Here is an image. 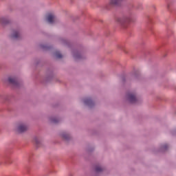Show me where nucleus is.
Segmentation results:
<instances>
[{"label": "nucleus", "instance_id": "nucleus-4", "mask_svg": "<svg viewBox=\"0 0 176 176\" xmlns=\"http://www.w3.org/2000/svg\"><path fill=\"white\" fill-rule=\"evenodd\" d=\"M72 54L76 61H79V60H85V58H86V56L83 54V51H82V50H74L72 52Z\"/></svg>", "mask_w": 176, "mask_h": 176}, {"label": "nucleus", "instance_id": "nucleus-16", "mask_svg": "<svg viewBox=\"0 0 176 176\" xmlns=\"http://www.w3.org/2000/svg\"><path fill=\"white\" fill-rule=\"evenodd\" d=\"M169 148L168 144H163L160 146V152H166V151H168Z\"/></svg>", "mask_w": 176, "mask_h": 176}, {"label": "nucleus", "instance_id": "nucleus-27", "mask_svg": "<svg viewBox=\"0 0 176 176\" xmlns=\"http://www.w3.org/2000/svg\"><path fill=\"white\" fill-rule=\"evenodd\" d=\"M135 9H140V8L138 6H136Z\"/></svg>", "mask_w": 176, "mask_h": 176}, {"label": "nucleus", "instance_id": "nucleus-13", "mask_svg": "<svg viewBox=\"0 0 176 176\" xmlns=\"http://www.w3.org/2000/svg\"><path fill=\"white\" fill-rule=\"evenodd\" d=\"M33 142L36 145V148H39L42 145V139L39 136H34L33 138Z\"/></svg>", "mask_w": 176, "mask_h": 176}, {"label": "nucleus", "instance_id": "nucleus-12", "mask_svg": "<svg viewBox=\"0 0 176 176\" xmlns=\"http://www.w3.org/2000/svg\"><path fill=\"white\" fill-rule=\"evenodd\" d=\"M105 171V168L102 165H96L94 167V172L96 174H101Z\"/></svg>", "mask_w": 176, "mask_h": 176}, {"label": "nucleus", "instance_id": "nucleus-10", "mask_svg": "<svg viewBox=\"0 0 176 176\" xmlns=\"http://www.w3.org/2000/svg\"><path fill=\"white\" fill-rule=\"evenodd\" d=\"M59 135L62 138V140H63V141H65L66 142H68V141L71 140V134L65 131H62L60 133Z\"/></svg>", "mask_w": 176, "mask_h": 176}, {"label": "nucleus", "instance_id": "nucleus-8", "mask_svg": "<svg viewBox=\"0 0 176 176\" xmlns=\"http://www.w3.org/2000/svg\"><path fill=\"white\" fill-rule=\"evenodd\" d=\"M28 130V126L25 123H19L16 127L17 133H25Z\"/></svg>", "mask_w": 176, "mask_h": 176}, {"label": "nucleus", "instance_id": "nucleus-3", "mask_svg": "<svg viewBox=\"0 0 176 176\" xmlns=\"http://www.w3.org/2000/svg\"><path fill=\"white\" fill-rule=\"evenodd\" d=\"M124 0H109V3L104 6L105 10H111L113 6H120Z\"/></svg>", "mask_w": 176, "mask_h": 176}, {"label": "nucleus", "instance_id": "nucleus-23", "mask_svg": "<svg viewBox=\"0 0 176 176\" xmlns=\"http://www.w3.org/2000/svg\"><path fill=\"white\" fill-rule=\"evenodd\" d=\"M93 151H94V147L88 148V152H93Z\"/></svg>", "mask_w": 176, "mask_h": 176}, {"label": "nucleus", "instance_id": "nucleus-28", "mask_svg": "<svg viewBox=\"0 0 176 176\" xmlns=\"http://www.w3.org/2000/svg\"><path fill=\"white\" fill-rule=\"evenodd\" d=\"M30 155H28V159H30Z\"/></svg>", "mask_w": 176, "mask_h": 176}, {"label": "nucleus", "instance_id": "nucleus-6", "mask_svg": "<svg viewBox=\"0 0 176 176\" xmlns=\"http://www.w3.org/2000/svg\"><path fill=\"white\" fill-rule=\"evenodd\" d=\"M54 76V74L53 73V69H49L47 70L45 76L43 78V82L45 83H47L48 82H50L53 79V77Z\"/></svg>", "mask_w": 176, "mask_h": 176}, {"label": "nucleus", "instance_id": "nucleus-2", "mask_svg": "<svg viewBox=\"0 0 176 176\" xmlns=\"http://www.w3.org/2000/svg\"><path fill=\"white\" fill-rule=\"evenodd\" d=\"M7 83L14 88H19L21 86V82L16 76H10L7 79Z\"/></svg>", "mask_w": 176, "mask_h": 176}, {"label": "nucleus", "instance_id": "nucleus-15", "mask_svg": "<svg viewBox=\"0 0 176 176\" xmlns=\"http://www.w3.org/2000/svg\"><path fill=\"white\" fill-rule=\"evenodd\" d=\"M60 43H61V45H63L64 46H67V47H71V42L66 39V38H60Z\"/></svg>", "mask_w": 176, "mask_h": 176}, {"label": "nucleus", "instance_id": "nucleus-17", "mask_svg": "<svg viewBox=\"0 0 176 176\" xmlns=\"http://www.w3.org/2000/svg\"><path fill=\"white\" fill-rule=\"evenodd\" d=\"M10 23V19L5 17H2L0 19V23L3 25H5L6 24H9Z\"/></svg>", "mask_w": 176, "mask_h": 176}, {"label": "nucleus", "instance_id": "nucleus-26", "mask_svg": "<svg viewBox=\"0 0 176 176\" xmlns=\"http://www.w3.org/2000/svg\"><path fill=\"white\" fill-rule=\"evenodd\" d=\"M69 176H74V175H72V173H69Z\"/></svg>", "mask_w": 176, "mask_h": 176}, {"label": "nucleus", "instance_id": "nucleus-7", "mask_svg": "<svg viewBox=\"0 0 176 176\" xmlns=\"http://www.w3.org/2000/svg\"><path fill=\"white\" fill-rule=\"evenodd\" d=\"M12 39L17 41L21 38V30L20 28H16L12 30L11 34Z\"/></svg>", "mask_w": 176, "mask_h": 176}, {"label": "nucleus", "instance_id": "nucleus-11", "mask_svg": "<svg viewBox=\"0 0 176 176\" xmlns=\"http://www.w3.org/2000/svg\"><path fill=\"white\" fill-rule=\"evenodd\" d=\"M46 21L49 24H54L57 21V17L54 14H48L46 16Z\"/></svg>", "mask_w": 176, "mask_h": 176}, {"label": "nucleus", "instance_id": "nucleus-9", "mask_svg": "<svg viewBox=\"0 0 176 176\" xmlns=\"http://www.w3.org/2000/svg\"><path fill=\"white\" fill-rule=\"evenodd\" d=\"M82 102L86 107H88V108H93L96 105L94 101L91 100V98H85L82 99Z\"/></svg>", "mask_w": 176, "mask_h": 176}, {"label": "nucleus", "instance_id": "nucleus-18", "mask_svg": "<svg viewBox=\"0 0 176 176\" xmlns=\"http://www.w3.org/2000/svg\"><path fill=\"white\" fill-rule=\"evenodd\" d=\"M40 47L44 51L50 50V49H52V46H49L43 44L40 45Z\"/></svg>", "mask_w": 176, "mask_h": 176}, {"label": "nucleus", "instance_id": "nucleus-19", "mask_svg": "<svg viewBox=\"0 0 176 176\" xmlns=\"http://www.w3.org/2000/svg\"><path fill=\"white\" fill-rule=\"evenodd\" d=\"M54 54L56 58H63V54H61L60 51H56Z\"/></svg>", "mask_w": 176, "mask_h": 176}, {"label": "nucleus", "instance_id": "nucleus-5", "mask_svg": "<svg viewBox=\"0 0 176 176\" xmlns=\"http://www.w3.org/2000/svg\"><path fill=\"white\" fill-rule=\"evenodd\" d=\"M126 100L129 104H137V102H138L137 94H135V92H129L126 94Z\"/></svg>", "mask_w": 176, "mask_h": 176}, {"label": "nucleus", "instance_id": "nucleus-25", "mask_svg": "<svg viewBox=\"0 0 176 176\" xmlns=\"http://www.w3.org/2000/svg\"><path fill=\"white\" fill-rule=\"evenodd\" d=\"M122 80H123V82H124V80H126V79L124 78V77L122 78Z\"/></svg>", "mask_w": 176, "mask_h": 176}, {"label": "nucleus", "instance_id": "nucleus-1", "mask_svg": "<svg viewBox=\"0 0 176 176\" xmlns=\"http://www.w3.org/2000/svg\"><path fill=\"white\" fill-rule=\"evenodd\" d=\"M116 21L122 28H127L130 21H131V14L118 17Z\"/></svg>", "mask_w": 176, "mask_h": 176}, {"label": "nucleus", "instance_id": "nucleus-20", "mask_svg": "<svg viewBox=\"0 0 176 176\" xmlns=\"http://www.w3.org/2000/svg\"><path fill=\"white\" fill-rule=\"evenodd\" d=\"M10 98H12V96H6L2 98L3 100H5L8 102H9V101H10Z\"/></svg>", "mask_w": 176, "mask_h": 176}, {"label": "nucleus", "instance_id": "nucleus-24", "mask_svg": "<svg viewBox=\"0 0 176 176\" xmlns=\"http://www.w3.org/2000/svg\"><path fill=\"white\" fill-rule=\"evenodd\" d=\"M133 76H134V78H135L136 79L138 78V75H137V73H134V74H133Z\"/></svg>", "mask_w": 176, "mask_h": 176}, {"label": "nucleus", "instance_id": "nucleus-21", "mask_svg": "<svg viewBox=\"0 0 176 176\" xmlns=\"http://www.w3.org/2000/svg\"><path fill=\"white\" fill-rule=\"evenodd\" d=\"M172 135H176V129L171 131Z\"/></svg>", "mask_w": 176, "mask_h": 176}, {"label": "nucleus", "instance_id": "nucleus-14", "mask_svg": "<svg viewBox=\"0 0 176 176\" xmlns=\"http://www.w3.org/2000/svg\"><path fill=\"white\" fill-rule=\"evenodd\" d=\"M50 122L51 123H53V124H57L58 123H60V122H61V119H60V118L58 117L52 116L50 117Z\"/></svg>", "mask_w": 176, "mask_h": 176}, {"label": "nucleus", "instance_id": "nucleus-22", "mask_svg": "<svg viewBox=\"0 0 176 176\" xmlns=\"http://www.w3.org/2000/svg\"><path fill=\"white\" fill-rule=\"evenodd\" d=\"M50 174H56V173H57V170H52L50 171Z\"/></svg>", "mask_w": 176, "mask_h": 176}]
</instances>
